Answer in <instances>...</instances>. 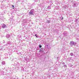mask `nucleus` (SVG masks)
<instances>
[{
    "label": "nucleus",
    "instance_id": "1",
    "mask_svg": "<svg viewBox=\"0 0 79 79\" xmlns=\"http://www.w3.org/2000/svg\"><path fill=\"white\" fill-rule=\"evenodd\" d=\"M70 44L72 46H73V45H76V43L73 41H71L70 43Z\"/></svg>",
    "mask_w": 79,
    "mask_h": 79
},
{
    "label": "nucleus",
    "instance_id": "2",
    "mask_svg": "<svg viewBox=\"0 0 79 79\" xmlns=\"http://www.w3.org/2000/svg\"><path fill=\"white\" fill-rule=\"evenodd\" d=\"M2 28H5V27H6V25L5 24H2Z\"/></svg>",
    "mask_w": 79,
    "mask_h": 79
},
{
    "label": "nucleus",
    "instance_id": "3",
    "mask_svg": "<svg viewBox=\"0 0 79 79\" xmlns=\"http://www.w3.org/2000/svg\"><path fill=\"white\" fill-rule=\"evenodd\" d=\"M29 14L30 15H33V11L31 10L30 12H29Z\"/></svg>",
    "mask_w": 79,
    "mask_h": 79
},
{
    "label": "nucleus",
    "instance_id": "4",
    "mask_svg": "<svg viewBox=\"0 0 79 79\" xmlns=\"http://www.w3.org/2000/svg\"><path fill=\"white\" fill-rule=\"evenodd\" d=\"M6 37L7 39L10 37V35H6Z\"/></svg>",
    "mask_w": 79,
    "mask_h": 79
},
{
    "label": "nucleus",
    "instance_id": "5",
    "mask_svg": "<svg viewBox=\"0 0 79 79\" xmlns=\"http://www.w3.org/2000/svg\"><path fill=\"white\" fill-rule=\"evenodd\" d=\"M7 44L9 45H11V43L10 41H8L7 42Z\"/></svg>",
    "mask_w": 79,
    "mask_h": 79
},
{
    "label": "nucleus",
    "instance_id": "6",
    "mask_svg": "<svg viewBox=\"0 0 79 79\" xmlns=\"http://www.w3.org/2000/svg\"><path fill=\"white\" fill-rule=\"evenodd\" d=\"M5 56H6V57H5V58H8V55L6 54H5Z\"/></svg>",
    "mask_w": 79,
    "mask_h": 79
},
{
    "label": "nucleus",
    "instance_id": "7",
    "mask_svg": "<svg viewBox=\"0 0 79 79\" xmlns=\"http://www.w3.org/2000/svg\"><path fill=\"white\" fill-rule=\"evenodd\" d=\"M2 64H5V62L3 61L2 62Z\"/></svg>",
    "mask_w": 79,
    "mask_h": 79
},
{
    "label": "nucleus",
    "instance_id": "8",
    "mask_svg": "<svg viewBox=\"0 0 79 79\" xmlns=\"http://www.w3.org/2000/svg\"><path fill=\"white\" fill-rule=\"evenodd\" d=\"M1 19H2V21H3V20H4V17H2L1 18Z\"/></svg>",
    "mask_w": 79,
    "mask_h": 79
},
{
    "label": "nucleus",
    "instance_id": "9",
    "mask_svg": "<svg viewBox=\"0 0 79 79\" xmlns=\"http://www.w3.org/2000/svg\"><path fill=\"white\" fill-rule=\"evenodd\" d=\"M40 52H43V49H41L40 50Z\"/></svg>",
    "mask_w": 79,
    "mask_h": 79
},
{
    "label": "nucleus",
    "instance_id": "10",
    "mask_svg": "<svg viewBox=\"0 0 79 79\" xmlns=\"http://www.w3.org/2000/svg\"><path fill=\"white\" fill-rule=\"evenodd\" d=\"M70 55L71 56H73V53H71L70 54Z\"/></svg>",
    "mask_w": 79,
    "mask_h": 79
},
{
    "label": "nucleus",
    "instance_id": "11",
    "mask_svg": "<svg viewBox=\"0 0 79 79\" xmlns=\"http://www.w3.org/2000/svg\"><path fill=\"white\" fill-rule=\"evenodd\" d=\"M50 20H48L47 21V23H50Z\"/></svg>",
    "mask_w": 79,
    "mask_h": 79
},
{
    "label": "nucleus",
    "instance_id": "12",
    "mask_svg": "<svg viewBox=\"0 0 79 79\" xmlns=\"http://www.w3.org/2000/svg\"><path fill=\"white\" fill-rule=\"evenodd\" d=\"M75 22H77V19H76L75 20Z\"/></svg>",
    "mask_w": 79,
    "mask_h": 79
},
{
    "label": "nucleus",
    "instance_id": "13",
    "mask_svg": "<svg viewBox=\"0 0 79 79\" xmlns=\"http://www.w3.org/2000/svg\"><path fill=\"white\" fill-rule=\"evenodd\" d=\"M68 60H69V61H70L69 60H71V58H68Z\"/></svg>",
    "mask_w": 79,
    "mask_h": 79
},
{
    "label": "nucleus",
    "instance_id": "14",
    "mask_svg": "<svg viewBox=\"0 0 79 79\" xmlns=\"http://www.w3.org/2000/svg\"><path fill=\"white\" fill-rule=\"evenodd\" d=\"M66 65H64V67L65 68H66Z\"/></svg>",
    "mask_w": 79,
    "mask_h": 79
},
{
    "label": "nucleus",
    "instance_id": "15",
    "mask_svg": "<svg viewBox=\"0 0 79 79\" xmlns=\"http://www.w3.org/2000/svg\"><path fill=\"white\" fill-rule=\"evenodd\" d=\"M40 48H42V46L41 45H40L39 46Z\"/></svg>",
    "mask_w": 79,
    "mask_h": 79
},
{
    "label": "nucleus",
    "instance_id": "16",
    "mask_svg": "<svg viewBox=\"0 0 79 79\" xmlns=\"http://www.w3.org/2000/svg\"><path fill=\"white\" fill-rule=\"evenodd\" d=\"M12 8H15V7L14 6H13V5H12Z\"/></svg>",
    "mask_w": 79,
    "mask_h": 79
},
{
    "label": "nucleus",
    "instance_id": "17",
    "mask_svg": "<svg viewBox=\"0 0 79 79\" xmlns=\"http://www.w3.org/2000/svg\"><path fill=\"white\" fill-rule=\"evenodd\" d=\"M61 19L62 20H63V17H62V18H61Z\"/></svg>",
    "mask_w": 79,
    "mask_h": 79
},
{
    "label": "nucleus",
    "instance_id": "18",
    "mask_svg": "<svg viewBox=\"0 0 79 79\" xmlns=\"http://www.w3.org/2000/svg\"><path fill=\"white\" fill-rule=\"evenodd\" d=\"M62 64H65V63L64 62H63Z\"/></svg>",
    "mask_w": 79,
    "mask_h": 79
},
{
    "label": "nucleus",
    "instance_id": "19",
    "mask_svg": "<svg viewBox=\"0 0 79 79\" xmlns=\"http://www.w3.org/2000/svg\"><path fill=\"white\" fill-rule=\"evenodd\" d=\"M35 36H37V34H35Z\"/></svg>",
    "mask_w": 79,
    "mask_h": 79
},
{
    "label": "nucleus",
    "instance_id": "20",
    "mask_svg": "<svg viewBox=\"0 0 79 79\" xmlns=\"http://www.w3.org/2000/svg\"><path fill=\"white\" fill-rule=\"evenodd\" d=\"M1 26H0V29H1Z\"/></svg>",
    "mask_w": 79,
    "mask_h": 79
},
{
    "label": "nucleus",
    "instance_id": "21",
    "mask_svg": "<svg viewBox=\"0 0 79 79\" xmlns=\"http://www.w3.org/2000/svg\"><path fill=\"white\" fill-rule=\"evenodd\" d=\"M36 37H37V36H36Z\"/></svg>",
    "mask_w": 79,
    "mask_h": 79
},
{
    "label": "nucleus",
    "instance_id": "22",
    "mask_svg": "<svg viewBox=\"0 0 79 79\" xmlns=\"http://www.w3.org/2000/svg\"><path fill=\"white\" fill-rule=\"evenodd\" d=\"M57 59H58V57H57Z\"/></svg>",
    "mask_w": 79,
    "mask_h": 79
},
{
    "label": "nucleus",
    "instance_id": "23",
    "mask_svg": "<svg viewBox=\"0 0 79 79\" xmlns=\"http://www.w3.org/2000/svg\"><path fill=\"white\" fill-rule=\"evenodd\" d=\"M15 66H16V65H15Z\"/></svg>",
    "mask_w": 79,
    "mask_h": 79
}]
</instances>
